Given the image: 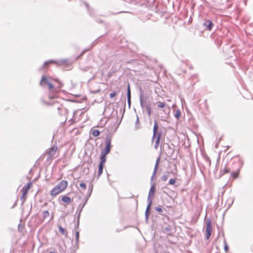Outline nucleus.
Here are the masks:
<instances>
[{"mask_svg": "<svg viewBox=\"0 0 253 253\" xmlns=\"http://www.w3.org/2000/svg\"><path fill=\"white\" fill-rule=\"evenodd\" d=\"M41 85H48L49 88L48 97L49 99L57 98L58 93L63 86V84L57 79L43 76L40 82Z\"/></svg>", "mask_w": 253, "mask_h": 253, "instance_id": "nucleus-1", "label": "nucleus"}, {"mask_svg": "<svg viewBox=\"0 0 253 253\" xmlns=\"http://www.w3.org/2000/svg\"><path fill=\"white\" fill-rule=\"evenodd\" d=\"M68 183L66 180H63L56 185L51 191V196L54 197L64 191L68 187Z\"/></svg>", "mask_w": 253, "mask_h": 253, "instance_id": "nucleus-2", "label": "nucleus"}, {"mask_svg": "<svg viewBox=\"0 0 253 253\" xmlns=\"http://www.w3.org/2000/svg\"><path fill=\"white\" fill-rule=\"evenodd\" d=\"M32 182H28L26 185H25L21 190L22 195L21 197V200L22 204L25 203L27 199V195L28 193L29 189L32 187Z\"/></svg>", "mask_w": 253, "mask_h": 253, "instance_id": "nucleus-3", "label": "nucleus"}, {"mask_svg": "<svg viewBox=\"0 0 253 253\" xmlns=\"http://www.w3.org/2000/svg\"><path fill=\"white\" fill-rule=\"evenodd\" d=\"M212 231V226H211V222L210 220H209L206 222V237L207 240H208L211 233Z\"/></svg>", "mask_w": 253, "mask_h": 253, "instance_id": "nucleus-4", "label": "nucleus"}, {"mask_svg": "<svg viewBox=\"0 0 253 253\" xmlns=\"http://www.w3.org/2000/svg\"><path fill=\"white\" fill-rule=\"evenodd\" d=\"M57 147L53 146L49 149L48 153V158L52 160L56 157V154L57 151Z\"/></svg>", "mask_w": 253, "mask_h": 253, "instance_id": "nucleus-5", "label": "nucleus"}, {"mask_svg": "<svg viewBox=\"0 0 253 253\" xmlns=\"http://www.w3.org/2000/svg\"><path fill=\"white\" fill-rule=\"evenodd\" d=\"M111 147V142L110 139L107 140L105 142V148L101 151V153L107 155L109 153Z\"/></svg>", "mask_w": 253, "mask_h": 253, "instance_id": "nucleus-6", "label": "nucleus"}, {"mask_svg": "<svg viewBox=\"0 0 253 253\" xmlns=\"http://www.w3.org/2000/svg\"><path fill=\"white\" fill-rule=\"evenodd\" d=\"M204 26L206 27V30L211 31L213 26V24L211 20H207L204 23Z\"/></svg>", "mask_w": 253, "mask_h": 253, "instance_id": "nucleus-7", "label": "nucleus"}, {"mask_svg": "<svg viewBox=\"0 0 253 253\" xmlns=\"http://www.w3.org/2000/svg\"><path fill=\"white\" fill-rule=\"evenodd\" d=\"M140 104L142 108H146L147 111L151 110L150 105L147 104L146 101H144L143 100L141 99Z\"/></svg>", "mask_w": 253, "mask_h": 253, "instance_id": "nucleus-8", "label": "nucleus"}, {"mask_svg": "<svg viewBox=\"0 0 253 253\" xmlns=\"http://www.w3.org/2000/svg\"><path fill=\"white\" fill-rule=\"evenodd\" d=\"M158 129V125L157 121L154 123V126L153 127V135L152 136V139L153 140L156 136L157 132Z\"/></svg>", "mask_w": 253, "mask_h": 253, "instance_id": "nucleus-9", "label": "nucleus"}, {"mask_svg": "<svg viewBox=\"0 0 253 253\" xmlns=\"http://www.w3.org/2000/svg\"><path fill=\"white\" fill-rule=\"evenodd\" d=\"M58 227L60 233L67 237L68 235L67 231L63 227H62L61 225H58Z\"/></svg>", "mask_w": 253, "mask_h": 253, "instance_id": "nucleus-10", "label": "nucleus"}, {"mask_svg": "<svg viewBox=\"0 0 253 253\" xmlns=\"http://www.w3.org/2000/svg\"><path fill=\"white\" fill-rule=\"evenodd\" d=\"M161 137V134L159 133L157 136V140L155 142V149H157L160 145Z\"/></svg>", "mask_w": 253, "mask_h": 253, "instance_id": "nucleus-11", "label": "nucleus"}, {"mask_svg": "<svg viewBox=\"0 0 253 253\" xmlns=\"http://www.w3.org/2000/svg\"><path fill=\"white\" fill-rule=\"evenodd\" d=\"M62 201L67 204H69L71 202L70 198L67 196H63L62 198Z\"/></svg>", "mask_w": 253, "mask_h": 253, "instance_id": "nucleus-12", "label": "nucleus"}, {"mask_svg": "<svg viewBox=\"0 0 253 253\" xmlns=\"http://www.w3.org/2000/svg\"><path fill=\"white\" fill-rule=\"evenodd\" d=\"M104 165L103 164L99 163V167H98V176H100L103 172V169L104 168Z\"/></svg>", "mask_w": 253, "mask_h": 253, "instance_id": "nucleus-13", "label": "nucleus"}, {"mask_svg": "<svg viewBox=\"0 0 253 253\" xmlns=\"http://www.w3.org/2000/svg\"><path fill=\"white\" fill-rule=\"evenodd\" d=\"M106 156V155H104V154L101 153L100 158L101 161H100V163L103 164H104L105 163Z\"/></svg>", "mask_w": 253, "mask_h": 253, "instance_id": "nucleus-14", "label": "nucleus"}, {"mask_svg": "<svg viewBox=\"0 0 253 253\" xmlns=\"http://www.w3.org/2000/svg\"><path fill=\"white\" fill-rule=\"evenodd\" d=\"M155 192V188L154 185H153L149 191V196H153Z\"/></svg>", "mask_w": 253, "mask_h": 253, "instance_id": "nucleus-15", "label": "nucleus"}, {"mask_svg": "<svg viewBox=\"0 0 253 253\" xmlns=\"http://www.w3.org/2000/svg\"><path fill=\"white\" fill-rule=\"evenodd\" d=\"M157 107L159 108H163L166 106V103L165 102H157L156 103Z\"/></svg>", "mask_w": 253, "mask_h": 253, "instance_id": "nucleus-16", "label": "nucleus"}, {"mask_svg": "<svg viewBox=\"0 0 253 253\" xmlns=\"http://www.w3.org/2000/svg\"><path fill=\"white\" fill-rule=\"evenodd\" d=\"M92 134L94 136L96 137L99 135L100 131L97 129H94L92 131Z\"/></svg>", "mask_w": 253, "mask_h": 253, "instance_id": "nucleus-17", "label": "nucleus"}, {"mask_svg": "<svg viewBox=\"0 0 253 253\" xmlns=\"http://www.w3.org/2000/svg\"><path fill=\"white\" fill-rule=\"evenodd\" d=\"M80 187L84 191L86 188V186L85 184H84V183H83V182L80 183Z\"/></svg>", "mask_w": 253, "mask_h": 253, "instance_id": "nucleus-18", "label": "nucleus"}, {"mask_svg": "<svg viewBox=\"0 0 253 253\" xmlns=\"http://www.w3.org/2000/svg\"><path fill=\"white\" fill-rule=\"evenodd\" d=\"M49 215V213L48 211H44L43 212V218H46L48 217Z\"/></svg>", "mask_w": 253, "mask_h": 253, "instance_id": "nucleus-19", "label": "nucleus"}, {"mask_svg": "<svg viewBox=\"0 0 253 253\" xmlns=\"http://www.w3.org/2000/svg\"><path fill=\"white\" fill-rule=\"evenodd\" d=\"M116 95H117V91H114L110 94V97L111 98H113L115 97L116 96Z\"/></svg>", "mask_w": 253, "mask_h": 253, "instance_id": "nucleus-20", "label": "nucleus"}, {"mask_svg": "<svg viewBox=\"0 0 253 253\" xmlns=\"http://www.w3.org/2000/svg\"><path fill=\"white\" fill-rule=\"evenodd\" d=\"M151 204V201H150V203L149 204V205H148V206L147 207V209H146V215H148V212H149Z\"/></svg>", "mask_w": 253, "mask_h": 253, "instance_id": "nucleus-21", "label": "nucleus"}, {"mask_svg": "<svg viewBox=\"0 0 253 253\" xmlns=\"http://www.w3.org/2000/svg\"><path fill=\"white\" fill-rule=\"evenodd\" d=\"M127 98H130V89L129 85H128V88H127Z\"/></svg>", "mask_w": 253, "mask_h": 253, "instance_id": "nucleus-22", "label": "nucleus"}, {"mask_svg": "<svg viewBox=\"0 0 253 253\" xmlns=\"http://www.w3.org/2000/svg\"><path fill=\"white\" fill-rule=\"evenodd\" d=\"M238 174H239L238 171H236V172L232 173V175L234 178H237L238 176Z\"/></svg>", "mask_w": 253, "mask_h": 253, "instance_id": "nucleus-23", "label": "nucleus"}, {"mask_svg": "<svg viewBox=\"0 0 253 253\" xmlns=\"http://www.w3.org/2000/svg\"><path fill=\"white\" fill-rule=\"evenodd\" d=\"M169 177L168 175L165 174L162 177V180L164 181H166Z\"/></svg>", "mask_w": 253, "mask_h": 253, "instance_id": "nucleus-24", "label": "nucleus"}, {"mask_svg": "<svg viewBox=\"0 0 253 253\" xmlns=\"http://www.w3.org/2000/svg\"><path fill=\"white\" fill-rule=\"evenodd\" d=\"M159 163V159H158L157 160L155 166V171H156L157 169H158Z\"/></svg>", "mask_w": 253, "mask_h": 253, "instance_id": "nucleus-25", "label": "nucleus"}, {"mask_svg": "<svg viewBox=\"0 0 253 253\" xmlns=\"http://www.w3.org/2000/svg\"><path fill=\"white\" fill-rule=\"evenodd\" d=\"M175 183V180L174 179H170L169 180V184L171 185H173Z\"/></svg>", "mask_w": 253, "mask_h": 253, "instance_id": "nucleus-26", "label": "nucleus"}, {"mask_svg": "<svg viewBox=\"0 0 253 253\" xmlns=\"http://www.w3.org/2000/svg\"><path fill=\"white\" fill-rule=\"evenodd\" d=\"M156 210L159 212H162L163 211L162 209L160 207L156 208Z\"/></svg>", "mask_w": 253, "mask_h": 253, "instance_id": "nucleus-27", "label": "nucleus"}, {"mask_svg": "<svg viewBox=\"0 0 253 253\" xmlns=\"http://www.w3.org/2000/svg\"><path fill=\"white\" fill-rule=\"evenodd\" d=\"M180 113L179 112H177L175 115V117L177 118V119H178L179 116H180Z\"/></svg>", "mask_w": 253, "mask_h": 253, "instance_id": "nucleus-28", "label": "nucleus"}, {"mask_svg": "<svg viewBox=\"0 0 253 253\" xmlns=\"http://www.w3.org/2000/svg\"><path fill=\"white\" fill-rule=\"evenodd\" d=\"M224 250L226 252H228V247L227 245H226V244L225 245Z\"/></svg>", "mask_w": 253, "mask_h": 253, "instance_id": "nucleus-29", "label": "nucleus"}, {"mask_svg": "<svg viewBox=\"0 0 253 253\" xmlns=\"http://www.w3.org/2000/svg\"><path fill=\"white\" fill-rule=\"evenodd\" d=\"M147 114L149 116H150L151 115V110H149V111H147Z\"/></svg>", "mask_w": 253, "mask_h": 253, "instance_id": "nucleus-30", "label": "nucleus"}, {"mask_svg": "<svg viewBox=\"0 0 253 253\" xmlns=\"http://www.w3.org/2000/svg\"><path fill=\"white\" fill-rule=\"evenodd\" d=\"M224 172L225 173H228V172H229V170L227 169H226V168H225L224 169Z\"/></svg>", "mask_w": 253, "mask_h": 253, "instance_id": "nucleus-31", "label": "nucleus"}, {"mask_svg": "<svg viewBox=\"0 0 253 253\" xmlns=\"http://www.w3.org/2000/svg\"><path fill=\"white\" fill-rule=\"evenodd\" d=\"M127 101L129 104L130 103V98H127Z\"/></svg>", "mask_w": 253, "mask_h": 253, "instance_id": "nucleus-32", "label": "nucleus"}, {"mask_svg": "<svg viewBox=\"0 0 253 253\" xmlns=\"http://www.w3.org/2000/svg\"><path fill=\"white\" fill-rule=\"evenodd\" d=\"M49 253H56L54 252H50Z\"/></svg>", "mask_w": 253, "mask_h": 253, "instance_id": "nucleus-33", "label": "nucleus"}]
</instances>
